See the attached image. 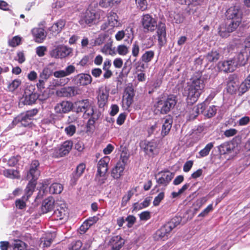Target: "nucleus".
Masks as SVG:
<instances>
[{"instance_id": "nucleus-1", "label": "nucleus", "mask_w": 250, "mask_h": 250, "mask_svg": "<svg viewBox=\"0 0 250 250\" xmlns=\"http://www.w3.org/2000/svg\"><path fill=\"white\" fill-rule=\"evenodd\" d=\"M203 85V79L201 78L194 79L192 83L188 84L184 88L183 95L187 97L188 103H195L201 93V87Z\"/></svg>"}, {"instance_id": "nucleus-36", "label": "nucleus", "mask_w": 250, "mask_h": 250, "mask_svg": "<svg viewBox=\"0 0 250 250\" xmlns=\"http://www.w3.org/2000/svg\"><path fill=\"white\" fill-rule=\"evenodd\" d=\"M78 107L77 108L78 112H84V111L89 107L90 102L88 99L83 100L79 101L77 103Z\"/></svg>"}, {"instance_id": "nucleus-37", "label": "nucleus", "mask_w": 250, "mask_h": 250, "mask_svg": "<svg viewBox=\"0 0 250 250\" xmlns=\"http://www.w3.org/2000/svg\"><path fill=\"white\" fill-rule=\"evenodd\" d=\"M2 174L7 178L16 179L19 177V173L17 170L5 169L2 171Z\"/></svg>"}, {"instance_id": "nucleus-56", "label": "nucleus", "mask_w": 250, "mask_h": 250, "mask_svg": "<svg viewBox=\"0 0 250 250\" xmlns=\"http://www.w3.org/2000/svg\"><path fill=\"white\" fill-rule=\"evenodd\" d=\"M64 131L67 135L71 136L76 132V126L74 125H70L65 128Z\"/></svg>"}, {"instance_id": "nucleus-15", "label": "nucleus", "mask_w": 250, "mask_h": 250, "mask_svg": "<svg viewBox=\"0 0 250 250\" xmlns=\"http://www.w3.org/2000/svg\"><path fill=\"white\" fill-rule=\"evenodd\" d=\"M218 66L221 71H223L225 72H231L235 69L237 66V63L236 62L235 59H232L219 62Z\"/></svg>"}, {"instance_id": "nucleus-43", "label": "nucleus", "mask_w": 250, "mask_h": 250, "mask_svg": "<svg viewBox=\"0 0 250 250\" xmlns=\"http://www.w3.org/2000/svg\"><path fill=\"white\" fill-rule=\"evenodd\" d=\"M170 18L173 19L172 20L176 23H182L184 20V17L180 12H174L170 15Z\"/></svg>"}, {"instance_id": "nucleus-52", "label": "nucleus", "mask_w": 250, "mask_h": 250, "mask_svg": "<svg viewBox=\"0 0 250 250\" xmlns=\"http://www.w3.org/2000/svg\"><path fill=\"white\" fill-rule=\"evenodd\" d=\"M140 51V46L139 42L135 41L132 46V55L134 57H137L139 55Z\"/></svg>"}, {"instance_id": "nucleus-5", "label": "nucleus", "mask_w": 250, "mask_h": 250, "mask_svg": "<svg viewBox=\"0 0 250 250\" xmlns=\"http://www.w3.org/2000/svg\"><path fill=\"white\" fill-rule=\"evenodd\" d=\"M72 49L63 45H58L49 51L51 57L55 59H63L68 56L72 53Z\"/></svg>"}, {"instance_id": "nucleus-45", "label": "nucleus", "mask_w": 250, "mask_h": 250, "mask_svg": "<svg viewBox=\"0 0 250 250\" xmlns=\"http://www.w3.org/2000/svg\"><path fill=\"white\" fill-rule=\"evenodd\" d=\"M21 81L20 79H16L8 84V89L9 91L13 92L21 85Z\"/></svg>"}, {"instance_id": "nucleus-18", "label": "nucleus", "mask_w": 250, "mask_h": 250, "mask_svg": "<svg viewBox=\"0 0 250 250\" xmlns=\"http://www.w3.org/2000/svg\"><path fill=\"white\" fill-rule=\"evenodd\" d=\"M72 104L66 101H63L57 104L54 109L57 113H66L69 112L72 108Z\"/></svg>"}, {"instance_id": "nucleus-39", "label": "nucleus", "mask_w": 250, "mask_h": 250, "mask_svg": "<svg viewBox=\"0 0 250 250\" xmlns=\"http://www.w3.org/2000/svg\"><path fill=\"white\" fill-rule=\"evenodd\" d=\"M102 52L105 55L114 56L116 54L115 48H112L111 43H107L104 44L102 48Z\"/></svg>"}, {"instance_id": "nucleus-51", "label": "nucleus", "mask_w": 250, "mask_h": 250, "mask_svg": "<svg viewBox=\"0 0 250 250\" xmlns=\"http://www.w3.org/2000/svg\"><path fill=\"white\" fill-rule=\"evenodd\" d=\"M117 52L120 55L125 56L128 52V48L124 44H121L117 46Z\"/></svg>"}, {"instance_id": "nucleus-54", "label": "nucleus", "mask_w": 250, "mask_h": 250, "mask_svg": "<svg viewBox=\"0 0 250 250\" xmlns=\"http://www.w3.org/2000/svg\"><path fill=\"white\" fill-rule=\"evenodd\" d=\"M216 111L217 109L215 106H210L206 114H204V116L208 118H210L216 114Z\"/></svg>"}, {"instance_id": "nucleus-10", "label": "nucleus", "mask_w": 250, "mask_h": 250, "mask_svg": "<svg viewBox=\"0 0 250 250\" xmlns=\"http://www.w3.org/2000/svg\"><path fill=\"white\" fill-rule=\"evenodd\" d=\"M59 97H72L80 94V90L77 86H65L58 89L56 91Z\"/></svg>"}, {"instance_id": "nucleus-50", "label": "nucleus", "mask_w": 250, "mask_h": 250, "mask_svg": "<svg viewBox=\"0 0 250 250\" xmlns=\"http://www.w3.org/2000/svg\"><path fill=\"white\" fill-rule=\"evenodd\" d=\"M85 168V166L84 164H80L77 166L76 172L73 175V177L77 179L83 172Z\"/></svg>"}, {"instance_id": "nucleus-59", "label": "nucleus", "mask_w": 250, "mask_h": 250, "mask_svg": "<svg viewBox=\"0 0 250 250\" xmlns=\"http://www.w3.org/2000/svg\"><path fill=\"white\" fill-rule=\"evenodd\" d=\"M133 195V192L129 190L127 192V194H125L123 197L122 199V206H125L127 202L130 199L131 197Z\"/></svg>"}, {"instance_id": "nucleus-58", "label": "nucleus", "mask_w": 250, "mask_h": 250, "mask_svg": "<svg viewBox=\"0 0 250 250\" xmlns=\"http://www.w3.org/2000/svg\"><path fill=\"white\" fill-rule=\"evenodd\" d=\"M21 39L18 36H15L9 41V44L12 47H15L20 44Z\"/></svg>"}, {"instance_id": "nucleus-31", "label": "nucleus", "mask_w": 250, "mask_h": 250, "mask_svg": "<svg viewBox=\"0 0 250 250\" xmlns=\"http://www.w3.org/2000/svg\"><path fill=\"white\" fill-rule=\"evenodd\" d=\"M65 24V21L63 20H60L53 24L49 28V30L53 33H58L61 31Z\"/></svg>"}, {"instance_id": "nucleus-25", "label": "nucleus", "mask_w": 250, "mask_h": 250, "mask_svg": "<svg viewBox=\"0 0 250 250\" xmlns=\"http://www.w3.org/2000/svg\"><path fill=\"white\" fill-rule=\"evenodd\" d=\"M134 96V90L131 87H127L125 88L123 100L127 106H129L132 104Z\"/></svg>"}, {"instance_id": "nucleus-19", "label": "nucleus", "mask_w": 250, "mask_h": 250, "mask_svg": "<svg viewBox=\"0 0 250 250\" xmlns=\"http://www.w3.org/2000/svg\"><path fill=\"white\" fill-rule=\"evenodd\" d=\"M125 241L120 235L113 236L109 241L111 250H120L125 244Z\"/></svg>"}, {"instance_id": "nucleus-6", "label": "nucleus", "mask_w": 250, "mask_h": 250, "mask_svg": "<svg viewBox=\"0 0 250 250\" xmlns=\"http://www.w3.org/2000/svg\"><path fill=\"white\" fill-rule=\"evenodd\" d=\"M240 23L241 22L229 20L225 24H222L220 26L219 31V35L223 38L228 37L229 33L235 31Z\"/></svg>"}, {"instance_id": "nucleus-28", "label": "nucleus", "mask_w": 250, "mask_h": 250, "mask_svg": "<svg viewBox=\"0 0 250 250\" xmlns=\"http://www.w3.org/2000/svg\"><path fill=\"white\" fill-rule=\"evenodd\" d=\"M106 17H107L108 24L111 27H115L119 25L118 17L116 13L110 11Z\"/></svg>"}, {"instance_id": "nucleus-2", "label": "nucleus", "mask_w": 250, "mask_h": 250, "mask_svg": "<svg viewBox=\"0 0 250 250\" xmlns=\"http://www.w3.org/2000/svg\"><path fill=\"white\" fill-rule=\"evenodd\" d=\"M39 165L40 163L37 160L33 161L30 165V169L27 175L28 179L31 178L30 181L26 188V193L27 197L31 196L34 191L36 185V180L40 174V171L38 169Z\"/></svg>"}, {"instance_id": "nucleus-12", "label": "nucleus", "mask_w": 250, "mask_h": 250, "mask_svg": "<svg viewBox=\"0 0 250 250\" xmlns=\"http://www.w3.org/2000/svg\"><path fill=\"white\" fill-rule=\"evenodd\" d=\"M156 36L158 41V45L161 48L167 43L166 27L165 23H159L157 27Z\"/></svg>"}, {"instance_id": "nucleus-55", "label": "nucleus", "mask_w": 250, "mask_h": 250, "mask_svg": "<svg viewBox=\"0 0 250 250\" xmlns=\"http://www.w3.org/2000/svg\"><path fill=\"white\" fill-rule=\"evenodd\" d=\"M82 246V243L80 240L73 242L68 248V250H78Z\"/></svg>"}, {"instance_id": "nucleus-20", "label": "nucleus", "mask_w": 250, "mask_h": 250, "mask_svg": "<svg viewBox=\"0 0 250 250\" xmlns=\"http://www.w3.org/2000/svg\"><path fill=\"white\" fill-rule=\"evenodd\" d=\"M75 80L77 84L85 86L91 83L92 78L89 74L81 73L75 77Z\"/></svg>"}, {"instance_id": "nucleus-7", "label": "nucleus", "mask_w": 250, "mask_h": 250, "mask_svg": "<svg viewBox=\"0 0 250 250\" xmlns=\"http://www.w3.org/2000/svg\"><path fill=\"white\" fill-rule=\"evenodd\" d=\"M141 23L144 30L147 32H153L158 27L156 20L148 14L142 16Z\"/></svg>"}, {"instance_id": "nucleus-64", "label": "nucleus", "mask_w": 250, "mask_h": 250, "mask_svg": "<svg viewBox=\"0 0 250 250\" xmlns=\"http://www.w3.org/2000/svg\"><path fill=\"white\" fill-rule=\"evenodd\" d=\"M237 130L235 128H230L224 131V135L227 137H230L235 135Z\"/></svg>"}, {"instance_id": "nucleus-8", "label": "nucleus", "mask_w": 250, "mask_h": 250, "mask_svg": "<svg viewBox=\"0 0 250 250\" xmlns=\"http://www.w3.org/2000/svg\"><path fill=\"white\" fill-rule=\"evenodd\" d=\"M176 104L175 97L171 95L165 100L159 101L158 107L160 108L161 112L162 114H167L174 107Z\"/></svg>"}, {"instance_id": "nucleus-40", "label": "nucleus", "mask_w": 250, "mask_h": 250, "mask_svg": "<svg viewBox=\"0 0 250 250\" xmlns=\"http://www.w3.org/2000/svg\"><path fill=\"white\" fill-rule=\"evenodd\" d=\"M53 70L49 66L45 67L40 74V77L42 79L47 80L50 76L53 74Z\"/></svg>"}, {"instance_id": "nucleus-27", "label": "nucleus", "mask_w": 250, "mask_h": 250, "mask_svg": "<svg viewBox=\"0 0 250 250\" xmlns=\"http://www.w3.org/2000/svg\"><path fill=\"white\" fill-rule=\"evenodd\" d=\"M125 167L120 163H117L111 171V176L114 179H119L123 175Z\"/></svg>"}, {"instance_id": "nucleus-42", "label": "nucleus", "mask_w": 250, "mask_h": 250, "mask_svg": "<svg viewBox=\"0 0 250 250\" xmlns=\"http://www.w3.org/2000/svg\"><path fill=\"white\" fill-rule=\"evenodd\" d=\"M220 57V54L216 50H212L207 56V60L210 62L217 61Z\"/></svg>"}, {"instance_id": "nucleus-62", "label": "nucleus", "mask_w": 250, "mask_h": 250, "mask_svg": "<svg viewBox=\"0 0 250 250\" xmlns=\"http://www.w3.org/2000/svg\"><path fill=\"white\" fill-rule=\"evenodd\" d=\"M76 70V67L75 66L70 64L68 65L65 69H64V71L65 72V73L66 74V76H69L71 74L74 73L75 71Z\"/></svg>"}, {"instance_id": "nucleus-16", "label": "nucleus", "mask_w": 250, "mask_h": 250, "mask_svg": "<svg viewBox=\"0 0 250 250\" xmlns=\"http://www.w3.org/2000/svg\"><path fill=\"white\" fill-rule=\"evenodd\" d=\"M174 174L169 171L159 172L156 178L157 182L160 185L167 186L174 177Z\"/></svg>"}, {"instance_id": "nucleus-32", "label": "nucleus", "mask_w": 250, "mask_h": 250, "mask_svg": "<svg viewBox=\"0 0 250 250\" xmlns=\"http://www.w3.org/2000/svg\"><path fill=\"white\" fill-rule=\"evenodd\" d=\"M172 122V119L170 117L165 119V122L162 126V134L166 135L168 134L171 128Z\"/></svg>"}, {"instance_id": "nucleus-35", "label": "nucleus", "mask_w": 250, "mask_h": 250, "mask_svg": "<svg viewBox=\"0 0 250 250\" xmlns=\"http://www.w3.org/2000/svg\"><path fill=\"white\" fill-rule=\"evenodd\" d=\"M155 53L154 51H146L141 56V61L145 63L150 62L154 57Z\"/></svg>"}, {"instance_id": "nucleus-30", "label": "nucleus", "mask_w": 250, "mask_h": 250, "mask_svg": "<svg viewBox=\"0 0 250 250\" xmlns=\"http://www.w3.org/2000/svg\"><path fill=\"white\" fill-rule=\"evenodd\" d=\"M238 65H244L248 59V53L245 51L241 52L236 58H234Z\"/></svg>"}, {"instance_id": "nucleus-4", "label": "nucleus", "mask_w": 250, "mask_h": 250, "mask_svg": "<svg viewBox=\"0 0 250 250\" xmlns=\"http://www.w3.org/2000/svg\"><path fill=\"white\" fill-rule=\"evenodd\" d=\"M38 113V110L33 109L27 111L15 118L12 121L13 125L19 124V126H28L32 123L33 117Z\"/></svg>"}, {"instance_id": "nucleus-34", "label": "nucleus", "mask_w": 250, "mask_h": 250, "mask_svg": "<svg viewBox=\"0 0 250 250\" xmlns=\"http://www.w3.org/2000/svg\"><path fill=\"white\" fill-rule=\"evenodd\" d=\"M106 16V13L103 10H98L96 12L93 11L94 24L104 21Z\"/></svg>"}, {"instance_id": "nucleus-26", "label": "nucleus", "mask_w": 250, "mask_h": 250, "mask_svg": "<svg viewBox=\"0 0 250 250\" xmlns=\"http://www.w3.org/2000/svg\"><path fill=\"white\" fill-rule=\"evenodd\" d=\"M55 201L53 197H49L45 199L42 204V211L43 213H46L51 210L54 206Z\"/></svg>"}, {"instance_id": "nucleus-24", "label": "nucleus", "mask_w": 250, "mask_h": 250, "mask_svg": "<svg viewBox=\"0 0 250 250\" xmlns=\"http://www.w3.org/2000/svg\"><path fill=\"white\" fill-rule=\"evenodd\" d=\"M108 156H104L99 161L98 163L97 172L102 174H106L108 170V165L110 161Z\"/></svg>"}, {"instance_id": "nucleus-60", "label": "nucleus", "mask_w": 250, "mask_h": 250, "mask_svg": "<svg viewBox=\"0 0 250 250\" xmlns=\"http://www.w3.org/2000/svg\"><path fill=\"white\" fill-rule=\"evenodd\" d=\"M99 220L98 216H94L86 219L84 222L90 227L93 224H95Z\"/></svg>"}, {"instance_id": "nucleus-9", "label": "nucleus", "mask_w": 250, "mask_h": 250, "mask_svg": "<svg viewBox=\"0 0 250 250\" xmlns=\"http://www.w3.org/2000/svg\"><path fill=\"white\" fill-rule=\"evenodd\" d=\"M73 146V142L71 141L64 142L59 147L54 149L53 156L55 158L62 157L68 154Z\"/></svg>"}, {"instance_id": "nucleus-53", "label": "nucleus", "mask_w": 250, "mask_h": 250, "mask_svg": "<svg viewBox=\"0 0 250 250\" xmlns=\"http://www.w3.org/2000/svg\"><path fill=\"white\" fill-rule=\"evenodd\" d=\"M106 180L105 174L97 173L96 175L95 180L97 182L99 185H102L105 183Z\"/></svg>"}, {"instance_id": "nucleus-61", "label": "nucleus", "mask_w": 250, "mask_h": 250, "mask_svg": "<svg viewBox=\"0 0 250 250\" xmlns=\"http://www.w3.org/2000/svg\"><path fill=\"white\" fill-rule=\"evenodd\" d=\"M19 158L20 157L18 156L11 157L7 162L8 165L10 167L15 166L19 161Z\"/></svg>"}, {"instance_id": "nucleus-3", "label": "nucleus", "mask_w": 250, "mask_h": 250, "mask_svg": "<svg viewBox=\"0 0 250 250\" xmlns=\"http://www.w3.org/2000/svg\"><path fill=\"white\" fill-rule=\"evenodd\" d=\"M181 218L175 216L167 223L165 224L160 229L157 230L154 235L155 240H165L168 237L171 231L177 226L180 224Z\"/></svg>"}, {"instance_id": "nucleus-17", "label": "nucleus", "mask_w": 250, "mask_h": 250, "mask_svg": "<svg viewBox=\"0 0 250 250\" xmlns=\"http://www.w3.org/2000/svg\"><path fill=\"white\" fill-rule=\"evenodd\" d=\"M218 150L221 155H230L232 156L234 155V144L230 142H225L218 147Z\"/></svg>"}, {"instance_id": "nucleus-11", "label": "nucleus", "mask_w": 250, "mask_h": 250, "mask_svg": "<svg viewBox=\"0 0 250 250\" xmlns=\"http://www.w3.org/2000/svg\"><path fill=\"white\" fill-rule=\"evenodd\" d=\"M79 23L83 27L86 25L90 26L94 24L93 11L87 10L85 12L82 13L80 16Z\"/></svg>"}, {"instance_id": "nucleus-47", "label": "nucleus", "mask_w": 250, "mask_h": 250, "mask_svg": "<svg viewBox=\"0 0 250 250\" xmlns=\"http://www.w3.org/2000/svg\"><path fill=\"white\" fill-rule=\"evenodd\" d=\"M137 8L141 11H144L147 9L148 2L147 0H135Z\"/></svg>"}, {"instance_id": "nucleus-14", "label": "nucleus", "mask_w": 250, "mask_h": 250, "mask_svg": "<svg viewBox=\"0 0 250 250\" xmlns=\"http://www.w3.org/2000/svg\"><path fill=\"white\" fill-rule=\"evenodd\" d=\"M68 210L64 204L57 205L53 217L56 220L66 219L68 216Z\"/></svg>"}, {"instance_id": "nucleus-41", "label": "nucleus", "mask_w": 250, "mask_h": 250, "mask_svg": "<svg viewBox=\"0 0 250 250\" xmlns=\"http://www.w3.org/2000/svg\"><path fill=\"white\" fill-rule=\"evenodd\" d=\"M238 91V84L234 80L230 79L229 78V80L228 83V91L229 93L231 94H233L236 92V91Z\"/></svg>"}, {"instance_id": "nucleus-63", "label": "nucleus", "mask_w": 250, "mask_h": 250, "mask_svg": "<svg viewBox=\"0 0 250 250\" xmlns=\"http://www.w3.org/2000/svg\"><path fill=\"white\" fill-rule=\"evenodd\" d=\"M164 192H160L154 199L153 201V205L155 206H158L161 202V201L164 199Z\"/></svg>"}, {"instance_id": "nucleus-22", "label": "nucleus", "mask_w": 250, "mask_h": 250, "mask_svg": "<svg viewBox=\"0 0 250 250\" xmlns=\"http://www.w3.org/2000/svg\"><path fill=\"white\" fill-rule=\"evenodd\" d=\"M144 146V150L146 154L151 155L158 152L157 144L155 141L146 142Z\"/></svg>"}, {"instance_id": "nucleus-29", "label": "nucleus", "mask_w": 250, "mask_h": 250, "mask_svg": "<svg viewBox=\"0 0 250 250\" xmlns=\"http://www.w3.org/2000/svg\"><path fill=\"white\" fill-rule=\"evenodd\" d=\"M38 98V97L36 93L32 92L28 94L26 91L23 102L24 104H32L35 103Z\"/></svg>"}, {"instance_id": "nucleus-57", "label": "nucleus", "mask_w": 250, "mask_h": 250, "mask_svg": "<svg viewBox=\"0 0 250 250\" xmlns=\"http://www.w3.org/2000/svg\"><path fill=\"white\" fill-rule=\"evenodd\" d=\"M47 51V48L44 46H38L36 48V54L39 57H43L45 55V52Z\"/></svg>"}, {"instance_id": "nucleus-13", "label": "nucleus", "mask_w": 250, "mask_h": 250, "mask_svg": "<svg viewBox=\"0 0 250 250\" xmlns=\"http://www.w3.org/2000/svg\"><path fill=\"white\" fill-rule=\"evenodd\" d=\"M227 16L229 20L241 22L242 12L238 6H234L230 7L227 11Z\"/></svg>"}, {"instance_id": "nucleus-38", "label": "nucleus", "mask_w": 250, "mask_h": 250, "mask_svg": "<svg viewBox=\"0 0 250 250\" xmlns=\"http://www.w3.org/2000/svg\"><path fill=\"white\" fill-rule=\"evenodd\" d=\"M63 189L62 186L60 183H53L49 188L48 192L50 194H59Z\"/></svg>"}, {"instance_id": "nucleus-48", "label": "nucleus", "mask_w": 250, "mask_h": 250, "mask_svg": "<svg viewBox=\"0 0 250 250\" xmlns=\"http://www.w3.org/2000/svg\"><path fill=\"white\" fill-rule=\"evenodd\" d=\"M30 196L27 197V194L26 193V189H25V195L22 197L21 199H19L16 200L15 202L16 206L17 208L19 209H22L25 207V200H27Z\"/></svg>"}, {"instance_id": "nucleus-21", "label": "nucleus", "mask_w": 250, "mask_h": 250, "mask_svg": "<svg viewBox=\"0 0 250 250\" xmlns=\"http://www.w3.org/2000/svg\"><path fill=\"white\" fill-rule=\"evenodd\" d=\"M32 33L36 42L42 43L46 37V33L42 28H35L32 29Z\"/></svg>"}, {"instance_id": "nucleus-46", "label": "nucleus", "mask_w": 250, "mask_h": 250, "mask_svg": "<svg viewBox=\"0 0 250 250\" xmlns=\"http://www.w3.org/2000/svg\"><path fill=\"white\" fill-rule=\"evenodd\" d=\"M250 88V83L246 80L242 82L238 87L239 95H242L247 92Z\"/></svg>"}, {"instance_id": "nucleus-44", "label": "nucleus", "mask_w": 250, "mask_h": 250, "mask_svg": "<svg viewBox=\"0 0 250 250\" xmlns=\"http://www.w3.org/2000/svg\"><path fill=\"white\" fill-rule=\"evenodd\" d=\"M125 33V36L127 38L126 41L128 42H131L134 39V32L133 28L128 26L125 28V30H123Z\"/></svg>"}, {"instance_id": "nucleus-23", "label": "nucleus", "mask_w": 250, "mask_h": 250, "mask_svg": "<svg viewBox=\"0 0 250 250\" xmlns=\"http://www.w3.org/2000/svg\"><path fill=\"white\" fill-rule=\"evenodd\" d=\"M108 97V92L105 88L101 87L99 89L97 97L99 107H103L106 104Z\"/></svg>"}, {"instance_id": "nucleus-49", "label": "nucleus", "mask_w": 250, "mask_h": 250, "mask_svg": "<svg viewBox=\"0 0 250 250\" xmlns=\"http://www.w3.org/2000/svg\"><path fill=\"white\" fill-rule=\"evenodd\" d=\"M55 238V235L52 234H48L46 238L44 239L43 241H42L43 247H48L52 243L53 240Z\"/></svg>"}, {"instance_id": "nucleus-33", "label": "nucleus", "mask_w": 250, "mask_h": 250, "mask_svg": "<svg viewBox=\"0 0 250 250\" xmlns=\"http://www.w3.org/2000/svg\"><path fill=\"white\" fill-rule=\"evenodd\" d=\"M120 3V0H101L99 2L100 7L104 8L112 7Z\"/></svg>"}]
</instances>
